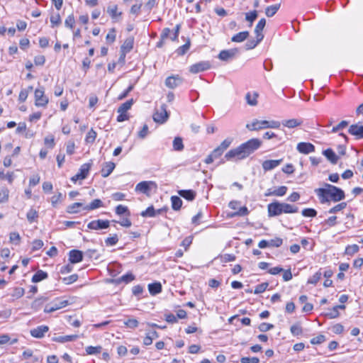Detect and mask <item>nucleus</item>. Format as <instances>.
I'll return each instance as SVG.
<instances>
[{
    "instance_id": "nucleus-1",
    "label": "nucleus",
    "mask_w": 363,
    "mask_h": 363,
    "mask_svg": "<svg viewBox=\"0 0 363 363\" xmlns=\"http://www.w3.org/2000/svg\"><path fill=\"white\" fill-rule=\"evenodd\" d=\"M262 145V141L258 138H252L247 142L242 143L236 148L229 150L225 155V158L227 160H240L247 157L255 150L259 149Z\"/></svg>"
},
{
    "instance_id": "nucleus-2",
    "label": "nucleus",
    "mask_w": 363,
    "mask_h": 363,
    "mask_svg": "<svg viewBox=\"0 0 363 363\" xmlns=\"http://www.w3.org/2000/svg\"><path fill=\"white\" fill-rule=\"evenodd\" d=\"M315 192L321 203L328 202L330 199L334 202H337L343 200L345 197L343 190L329 184H325L324 188L315 189Z\"/></svg>"
},
{
    "instance_id": "nucleus-3",
    "label": "nucleus",
    "mask_w": 363,
    "mask_h": 363,
    "mask_svg": "<svg viewBox=\"0 0 363 363\" xmlns=\"http://www.w3.org/2000/svg\"><path fill=\"white\" fill-rule=\"evenodd\" d=\"M298 211V208L287 203H281L274 201L267 205V212L269 217H275L282 213H295Z\"/></svg>"
},
{
    "instance_id": "nucleus-4",
    "label": "nucleus",
    "mask_w": 363,
    "mask_h": 363,
    "mask_svg": "<svg viewBox=\"0 0 363 363\" xmlns=\"http://www.w3.org/2000/svg\"><path fill=\"white\" fill-rule=\"evenodd\" d=\"M152 118L154 121L157 123L162 124L165 123L169 118V113L167 111V106L162 104L160 109L156 110Z\"/></svg>"
},
{
    "instance_id": "nucleus-5",
    "label": "nucleus",
    "mask_w": 363,
    "mask_h": 363,
    "mask_svg": "<svg viewBox=\"0 0 363 363\" xmlns=\"http://www.w3.org/2000/svg\"><path fill=\"white\" fill-rule=\"evenodd\" d=\"M49 102L48 98L45 95L43 87L36 89L35 91V104L36 106L45 107Z\"/></svg>"
},
{
    "instance_id": "nucleus-6",
    "label": "nucleus",
    "mask_w": 363,
    "mask_h": 363,
    "mask_svg": "<svg viewBox=\"0 0 363 363\" xmlns=\"http://www.w3.org/2000/svg\"><path fill=\"white\" fill-rule=\"evenodd\" d=\"M69 304L67 300L56 299L52 303L45 306L44 312L49 313L61 309Z\"/></svg>"
},
{
    "instance_id": "nucleus-7",
    "label": "nucleus",
    "mask_w": 363,
    "mask_h": 363,
    "mask_svg": "<svg viewBox=\"0 0 363 363\" xmlns=\"http://www.w3.org/2000/svg\"><path fill=\"white\" fill-rule=\"evenodd\" d=\"M156 187L157 185L155 182L152 181H143L139 182L135 188V191L143 193L146 195H149L151 186Z\"/></svg>"
},
{
    "instance_id": "nucleus-8",
    "label": "nucleus",
    "mask_w": 363,
    "mask_h": 363,
    "mask_svg": "<svg viewBox=\"0 0 363 363\" xmlns=\"http://www.w3.org/2000/svg\"><path fill=\"white\" fill-rule=\"evenodd\" d=\"M110 225V221L108 220H95L91 221L88 225L87 228L90 230H100L106 229Z\"/></svg>"
},
{
    "instance_id": "nucleus-9",
    "label": "nucleus",
    "mask_w": 363,
    "mask_h": 363,
    "mask_svg": "<svg viewBox=\"0 0 363 363\" xmlns=\"http://www.w3.org/2000/svg\"><path fill=\"white\" fill-rule=\"evenodd\" d=\"M211 67L210 63L207 61H201L192 65L189 67V72L193 74H196L201 72L208 70Z\"/></svg>"
},
{
    "instance_id": "nucleus-10",
    "label": "nucleus",
    "mask_w": 363,
    "mask_h": 363,
    "mask_svg": "<svg viewBox=\"0 0 363 363\" xmlns=\"http://www.w3.org/2000/svg\"><path fill=\"white\" fill-rule=\"evenodd\" d=\"M238 52L237 48L224 50L220 52L218 58L223 61H228L233 59Z\"/></svg>"
},
{
    "instance_id": "nucleus-11",
    "label": "nucleus",
    "mask_w": 363,
    "mask_h": 363,
    "mask_svg": "<svg viewBox=\"0 0 363 363\" xmlns=\"http://www.w3.org/2000/svg\"><path fill=\"white\" fill-rule=\"evenodd\" d=\"M348 133L356 136L358 139L363 138V125L359 123L351 125L348 129Z\"/></svg>"
},
{
    "instance_id": "nucleus-12",
    "label": "nucleus",
    "mask_w": 363,
    "mask_h": 363,
    "mask_svg": "<svg viewBox=\"0 0 363 363\" xmlns=\"http://www.w3.org/2000/svg\"><path fill=\"white\" fill-rule=\"evenodd\" d=\"M297 150L302 154H309L315 151V146L310 143L301 142L297 145Z\"/></svg>"
},
{
    "instance_id": "nucleus-13",
    "label": "nucleus",
    "mask_w": 363,
    "mask_h": 363,
    "mask_svg": "<svg viewBox=\"0 0 363 363\" xmlns=\"http://www.w3.org/2000/svg\"><path fill=\"white\" fill-rule=\"evenodd\" d=\"M264 123H267L266 120L259 121L257 119H255L250 124L247 123L246 125V128L249 130H252H252H259L262 129L267 128V125H265Z\"/></svg>"
},
{
    "instance_id": "nucleus-14",
    "label": "nucleus",
    "mask_w": 363,
    "mask_h": 363,
    "mask_svg": "<svg viewBox=\"0 0 363 363\" xmlns=\"http://www.w3.org/2000/svg\"><path fill=\"white\" fill-rule=\"evenodd\" d=\"M83 259V253L78 250H72L69 252V260L72 264L80 262Z\"/></svg>"
},
{
    "instance_id": "nucleus-15",
    "label": "nucleus",
    "mask_w": 363,
    "mask_h": 363,
    "mask_svg": "<svg viewBox=\"0 0 363 363\" xmlns=\"http://www.w3.org/2000/svg\"><path fill=\"white\" fill-rule=\"evenodd\" d=\"M282 162V159L280 160H267L262 162V167L264 171H270L275 167H278Z\"/></svg>"
},
{
    "instance_id": "nucleus-16",
    "label": "nucleus",
    "mask_w": 363,
    "mask_h": 363,
    "mask_svg": "<svg viewBox=\"0 0 363 363\" xmlns=\"http://www.w3.org/2000/svg\"><path fill=\"white\" fill-rule=\"evenodd\" d=\"M49 330L47 325H40L30 330V335L36 338H42L45 334Z\"/></svg>"
},
{
    "instance_id": "nucleus-17",
    "label": "nucleus",
    "mask_w": 363,
    "mask_h": 363,
    "mask_svg": "<svg viewBox=\"0 0 363 363\" xmlns=\"http://www.w3.org/2000/svg\"><path fill=\"white\" fill-rule=\"evenodd\" d=\"M182 79L179 76H170L165 80V85L169 89H174L181 84Z\"/></svg>"
},
{
    "instance_id": "nucleus-18",
    "label": "nucleus",
    "mask_w": 363,
    "mask_h": 363,
    "mask_svg": "<svg viewBox=\"0 0 363 363\" xmlns=\"http://www.w3.org/2000/svg\"><path fill=\"white\" fill-rule=\"evenodd\" d=\"M265 25L266 20L264 18H261L255 26V33L256 34V38H258V41H262L264 38L262 32Z\"/></svg>"
},
{
    "instance_id": "nucleus-19",
    "label": "nucleus",
    "mask_w": 363,
    "mask_h": 363,
    "mask_svg": "<svg viewBox=\"0 0 363 363\" xmlns=\"http://www.w3.org/2000/svg\"><path fill=\"white\" fill-rule=\"evenodd\" d=\"M116 167L115 163L112 162H105L103 164L101 173V176L104 178L108 177Z\"/></svg>"
},
{
    "instance_id": "nucleus-20",
    "label": "nucleus",
    "mask_w": 363,
    "mask_h": 363,
    "mask_svg": "<svg viewBox=\"0 0 363 363\" xmlns=\"http://www.w3.org/2000/svg\"><path fill=\"white\" fill-rule=\"evenodd\" d=\"M303 123V121L298 118H291L288 120H284L281 124L286 128H294L301 125Z\"/></svg>"
},
{
    "instance_id": "nucleus-21",
    "label": "nucleus",
    "mask_w": 363,
    "mask_h": 363,
    "mask_svg": "<svg viewBox=\"0 0 363 363\" xmlns=\"http://www.w3.org/2000/svg\"><path fill=\"white\" fill-rule=\"evenodd\" d=\"M323 154L332 164H336L337 162L338 156L332 149H326L323 152Z\"/></svg>"
},
{
    "instance_id": "nucleus-22",
    "label": "nucleus",
    "mask_w": 363,
    "mask_h": 363,
    "mask_svg": "<svg viewBox=\"0 0 363 363\" xmlns=\"http://www.w3.org/2000/svg\"><path fill=\"white\" fill-rule=\"evenodd\" d=\"M259 96V94L257 92H247L245 95V99L250 106H256L257 104V98Z\"/></svg>"
},
{
    "instance_id": "nucleus-23",
    "label": "nucleus",
    "mask_w": 363,
    "mask_h": 363,
    "mask_svg": "<svg viewBox=\"0 0 363 363\" xmlns=\"http://www.w3.org/2000/svg\"><path fill=\"white\" fill-rule=\"evenodd\" d=\"M178 194L180 196L188 201H193L196 197V192L191 189L189 190H179Z\"/></svg>"
},
{
    "instance_id": "nucleus-24",
    "label": "nucleus",
    "mask_w": 363,
    "mask_h": 363,
    "mask_svg": "<svg viewBox=\"0 0 363 363\" xmlns=\"http://www.w3.org/2000/svg\"><path fill=\"white\" fill-rule=\"evenodd\" d=\"M78 337V335H65V336H58L53 337V341L57 342H61L64 343L66 342H71L74 341Z\"/></svg>"
},
{
    "instance_id": "nucleus-25",
    "label": "nucleus",
    "mask_w": 363,
    "mask_h": 363,
    "mask_svg": "<svg viewBox=\"0 0 363 363\" xmlns=\"http://www.w3.org/2000/svg\"><path fill=\"white\" fill-rule=\"evenodd\" d=\"M148 290L151 295H156L162 291V285L160 282H155L148 285Z\"/></svg>"
},
{
    "instance_id": "nucleus-26",
    "label": "nucleus",
    "mask_w": 363,
    "mask_h": 363,
    "mask_svg": "<svg viewBox=\"0 0 363 363\" xmlns=\"http://www.w3.org/2000/svg\"><path fill=\"white\" fill-rule=\"evenodd\" d=\"M249 36V32L248 31H242L240 32L235 35H233L231 38V40L233 42L235 43H241L245 40L247 37Z\"/></svg>"
},
{
    "instance_id": "nucleus-27",
    "label": "nucleus",
    "mask_w": 363,
    "mask_h": 363,
    "mask_svg": "<svg viewBox=\"0 0 363 363\" xmlns=\"http://www.w3.org/2000/svg\"><path fill=\"white\" fill-rule=\"evenodd\" d=\"M133 47V38H127L121 47V52H129Z\"/></svg>"
},
{
    "instance_id": "nucleus-28",
    "label": "nucleus",
    "mask_w": 363,
    "mask_h": 363,
    "mask_svg": "<svg viewBox=\"0 0 363 363\" xmlns=\"http://www.w3.org/2000/svg\"><path fill=\"white\" fill-rule=\"evenodd\" d=\"M48 273L43 271L38 270L32 277V282L37 283L41 281L48 278Z\"/></svg>"
},
{
    "instance_id": "nucleus-29",
    "label": "nucleus",
    "mask_w": 363,
    "mask_h": 363,
    "mask_svg": "<svg viewBox=\"0 0 363 363\" xmlns=\"http://www.w3.org/2000/svg\"><path fill=\"white\" fill-rule=\"evenodd\" d=\"M101 206H103V202L101 200L96 199L92 201L90 204L84 206V209L86 211H92Z\"/></svg>"
},
{
    "instance_id": "nucleus-30",
    "label": "nucleus",
    "mask_w": 363,
    "mask_h": 363,
    "mask_svg": "<svg viewBox=\"0 0 363 363\" xmlns=\"http://www.w3.org/2000/svg\"><path fill=\"white\" fill-rule=\"evenodd\" d=\"M279 8H280L279 4L267 6L265 9L266 16L268 17H272L277 12V11L279 9Z\"/></svg>"
},
{
    "instance_id": "nucleus-31",
    "label": "nucleus",
    "mask_w": 363,
    "mask_h": 363,
    "mask_svg": "<svg viewBox=\"0 0 363 363\" xmlns=\"http://www.w3.org/2000/svg\"><path fill=\"white\" fill-rule=\"evenodd\" d=\"M171 201L172 207L174 211H178L181 208L182 206V201L179 196H172L171 197Z\"/></svg>"
},
{
    "instance_id": "nucleus-32",
    "label": "nucleus",
    "mask_w": 363,
    "mask_h": 363,
    "mask_svg": "<svg viewBox=\"0 0 363 363\" xmlns=\"http://www.w3.org/2000/svg\"><path fill=\"white\" fill-rule=\"evenodd\" d=\"M184 144L182 138L180 137H176L173 140V149L175 151H182L184 150Z\"/></svg>"
},
{
    "instance_id": "nucleus-33",
    "label": "nucleus",
    "mask_w": 363,
    "mask_h": 363,
    "mask_svg": "<svg viewBox=\"0 0 363 363\" xmlns=\"http://www.w3.org/2000/svg\"><path fill=\"white\" fill-rule=\"evenodd\" d=\"M107 13L111 16L112 18H116L117 16H121V12H118V6L114 4L109 6L107 8Z\"/></svg>"
},
{
    "instance_id": "nucleus-34",
    "label": "nucleus",
    "mask_w": 363,
    "mask_h": 363,
    "mask_svg": "<svg viewBox=\"0 0 363 363\" xmlns=\"http://www.w3.org/2000/svg\"><path fill=\"white\" fill-rule=\"evenodd\" d=\"M91 163H84L83 164L79 169V174L82 175L81 178H86L89 172L91 169Z\"/></svg>"
},
{
    "instance_id": "nucleus-35",
    "label": "nucleus",
    "mask_w": 363,
    "mask_h": 363,
    "mask_svg": "<svg viewBox=\"0 0 363 363\" xmlns=\"http://www.w3.org/2000/svg\"><path fill=\"white\" fill-rule=\"evenodd\" d=\"M133 99H131L127 101H125V103L122 104L119 108H118V112H125L127 113V111L130 109L131 106H133Z\"/></svg>"
},
{
    "instance_id": "nucleus-36",
    "label": "nucleus",
    "mask_w": 363,
    "mask_h": 363,
    "mask_svg": "<svg viewBox=\"0 0 363 363\" xmlns=\"http://www.w3.org/2000/svg\"><path fill=\"white\" fill-rule=\"evenodd\" d=\"M143 217H155L157 216L156 210L152 206L148 207L145 211L141 213Z\"/></svg>"
},
{
    "instance_id": "nucleus-37",
    "label": "nucleus",
    "mask_w": 363,
    "mask_h": 363,
    "mask_svg": "<svg viewBox=\"0 0 363 363\" xmlns=\"http://www.w3.org/2000/svg\"><path fill=\"white\" fill-rule=\"evenodd\" d=\"M96 138V133L94 129H91L86 134L85 141L86 143H93Z\"/></svg>"
},
{
    "instance_id": "nucleus-38",
    "label": "nucleus",
    "mask_w": 363,
    "mask_h": 363,
    "mask_svg": "<svg viewBox=\"0 0 363 363\" xmlns=\"http://www.w3.org/2000/svg\"><path fill=\"white\" fill-rule=\"evenodd\" d=\"M301 214L304 217H311V218H313V217L316 216L317 211L314 208H304L301 211Z\"/></svg>"
},
{
    "instance_id": "nucleus-39",
    "label": "nucleus",
    "mask_w": 363,
    "mask_h": 363,
    "mask_svg": "<svg viewBox=\"0 0 363 363\" xmlns=\"http://www.w3.org/2000/svg\"><path fill=\"white\" fill-rule=\"evenodd\" d=\"M249 213V211L246 206H242L238 208V211L233 213L230 215V217L235 216H247Z\"/></svg>"
},
{
    "instance_id": "nucleus-40",
    "label": "nucleus",
    "mask_w": 363,
    "mask_h": 363,
    "mask_svg": "<svg viewBox=\"0 0 363 363\" xmlns=\"http://www.w3.org/2000/svg\"><path fill=\"white\" fill-rule=\"evenodd\" d=\"M82 203L77 202L74 203L72 205L69 206L67 208V211L69 213H78V208L82 206Z\"/></svg>"
},
{
    "instance_id": "nucleus-41",
    "label": "nucleus",
    "mask_w": 363,
    "mask_h": 363,
    "mask_svg": "<svg viewBox=\"0 0 363 363\" xmlns=\"http://www.w3.org/2000/svg\"><path fill=\"white\" fill-rule=\"evenodd\" d=\"M347 206L346 202H342L340 203H338L337 205L335 206L334 207L331 208L329 211V213H335L338 211H340L345 208Z\"/></svg>"
},
{
    "instance_id": "nucleus-42",
    "label": "nucleus",
    "mask_w": 363,
    "mask_h": 363,
    "mask_svg": "<svg viewBox=\"0 0 363 363\" xmlns=\"http://www.w3.org/2000/svg\"><path fill=\"white\" fill-rule=\"evenodd\" d=\"M359 251V246L357 245H348L345 253L347 255H352Z\"/></svg>"
},
{
    "instance_id": "nucleus-43",
    "label": "nucleus",
    "mask_w": 363,
    "mask_h": 363,
    "mask_svg": "<svg viewBox=\"0 0 363 363\" xmlns=\"http://www.w3.org/2000/svg\"><path fill=\"white\" fill-rule=\"evenodd\" d=\"M50 23L52 27L58 26L61 23V17L59 13L50 16Z\"/></svg>"
},
{
    "instance_id": "nucleus-44",
    "label": "nucleus",
    "mask_w": 363,
    "mask_h": 363,
    "mask_svg": "<svg viewBox=\"0 0 363 363\" xmlns=\"http://www.w3.org/2000/svg\"><path fill=\"white\" fill-rule=\"evenodd\" d=\"M116 213L121 216L123 214H127L128 216L130 215L129 210L127 206H123V205H118L116 208Z\"/></svg>"
},
{
    "instance_id": "nucleus-45",
    "label": "nucleus",
    "mask_w": 363,
    "mask_h": 363,
    "mask_svg": "<svg viewBox=\"0 0 363 363\" xmlns=\"http://www.w3.org/2000/svg\"><path fill=\"white\" fill-rule=\"evenodd\" d=\"M268 286H269V284L267 282H264L260 284H258L256 286L254 293L255 294H259L263 293L264 291H265V290L267 289Z\"/></svg>"
},
{
    "instance_id": "nucleus-46",
    "label": "nucleus",
    "mask_w": 363,
    "mask_h": 363,
    "mask_svg": "<svg viewBox=\"0 0 363 363\" xmlns=\"http://www.w3.org/2000/svg\"><path fill=\"white\" fill-rule=\"evenodd\" d=\"M102 350V347L101 346H89L86 348V352L88 354H95L100 353Z\"/></svg>"
},
{
    "instance_id": "nucleus-47",
    "label": "nucleus",
    "mask_w": 363,
    "mask_h": 363,
    "mask_svg": "<svg viewBox=\"0 0 363 363\" xmlns=\"http://www.w3.org/2000/svg\"><path fill=\"white\" fill-rule=\"evenodd\" d=\"M47 301V298L45 297H40L38 298H36L33 303H32V308L35 309H38L43 304L45 301Z\"/></svg>"
},
{
    "instance_id": "nucleus-48",
    "label": "nucleus",
    "mask_w": 363,
    "mask_h": 363,
    "mask_svg": "<svg viewBox=\"0 0 363 363\" xmlns=\"http://www.w3.org/2000/svg\"><path fill=\"white\" fill-rule=\"evenodd\" d=\"M118 241V238L116 234H114L113 236L107 238L105 240V243L108 246L115 245Z\"/></svg>"
},
{
    "instance_id": "nucleus-49",
    "label": "nucleus",
    "mask_w": 363,
    "mask_h": 363,
    "mask_svg": "<svg viewBox=\"0 0 363 363\" xmlns=\"http://www.w3.org/2000/svg\"><path fill=\"white\" fill-rule=\"evenodd\" d=\"M78 279V275L77 274H72L69 277H64L62 281L65 284H71L75 282Z\"/></svg>"
},
{
    "instance_id": "nucleus-50",
    "label": "nucleus",
    "mask_w": 363,
    "mask_h": 363,
    "mask_svg": "<svg viewBox=\"0 0 363 363\" xmlns=\"http://www.w3.org/2000/svg\"><path fill=\"white\" fill-rule=\"evenodd\" d=\"M288 190V188L285 186H281L278 188L274 189V194L276 196H283L286 194V191Z\"/></svg>"
},
{
    "instance_id": "nucleus-51",
    "label": "nucleus",
    "mask_w": 363,
    "mask_h": 363,
    "mask_svg": "<svg viewBox=\"0 0 363 363\" xmlns=\"http://www.w3.org/2000/svg\"><path fill=\"white\" fill-rule=\"evenodd\" d=\"M26 217H27L28 220L30 223H32L38 217V213L35 210L31 208L27 213Z\"/></svg>"
},
{
    "instance_id": "nucleus-52",
    "label": "nucleus",
    "mask_w": 363,
    "mask_h": 363,
    "mask_svg": "<svg viewBox=\"0 0 363 363\" xmlns=\"http://www.w3.org/2000/svg\"><path fill=\"white\" fill-rule=\"evenodd\" d=\"M321 278V273L317 272L308 281V284H316Z\"/></svg>"
},
{
    "instance_id": "nucleus-53",
    "label": "nucleus",
    "mask_w": 363,
    "mask_h": 363,
    "mask_svg": "<svg viewBox=\"0 0 363 363\" xmlns=\"http://www.w3.org/2000/svg\"><path fill=\"white\" fill-rule=\"evenodd\" d=\"M273 328H274V325H272L271 323H262L258 327V329L261 332H267Z\"/></svg>"
},
{
    "instance_id": "nucleus-54",
    "label": "nucleus",
    "mask_w": 363,
    "mask_h": 363,
    "mask_svg": "<svg viewBox=\"0 0 363 363\" xmlns=\"http://www.w3.org/2000/svg\"><path fill=\"white\" fill-rule=\"evenodd\" d=\"M290 330L294 335H299L302 334V328L299 324L293 325Z\"/></svg>"
},
{
    "instance_id": "nucleus-55",
    "label": "nucleus",
    "mask_w": 363,
    "mask_h": 363,
    "mask_svg": "<svg viewBox=\"0 0 363 363\" xmlns=\"http://www.w3.org/2000/svg\"><path fill=\"white\" fill-rule=\"evenodd\" d=\"M257 18V12L255 10L250 13H247L245 14L246 21L250 22L251 24Z\"/></svg>"
},
{
    "instance_id": "nucleus-56",
    "label": "nucleus",
    "mask_w": 363,
    "mask_h": 363,
    "mask_svg": "<svg viewBox=\"0 0 363 363\" xmlns=\"http://www.w3.org/2000/svg\"><path fill=\"white\" fill-rule=\"evenodd\" d=\"M75 23L74 17L72 14L67 16V18L65 19V26L72 28L74 26V24Z\"/></svg>"
},
{
    "instance_id": "nucleus-57",
    "label": "nucleus",
    "mask_w": 363,
    "mask_h": 363,
    "mask_svg": "<svg viewBox=\"0 0 363 363\" xmlns=\"http://www.w3.org/2000/svg\"><path fill=\"white\" fill-rule=\"evenodd\" d=\"M106 38L108 43H113L116 40V30L114 28H111L108 33L106 35Z\"/></svg>"
},
{
    "instance_id": "nucleus-58",
    "label": "nucleus",
    "mask_w": 363,
    "mask_h": 363,
    "mask_svg": "<svg viewBox=\"0 0 363 363\" xmlns=\"http://www.w3.org/2000/svg\"><path fill=\"white\" fill-rule=\"evenodd\" d=\"M135 279V276L132 273H128L126 274L123 275L120 278V281H123L125 283H129Z\"/></svg>"
},
{
    "instance_id": "nucleus-59",
    "label": "nucleus",
    "mask_w": 363,
    "mask_h": 363,
    "mask_svg": "<svg viewBox=\"0 0 363 363\" xmlns=\"http://www.w3.org/2000/svg\"><path fill=\"white\" fill-rule=\"evenodd\" d=\"M124 324L129 328H135L138 326V321L136 319H128L124 321Z\"/></svg>"
},
{
    "instance_id": "nucleus-60",
    "label": "nucleus",
    "mask_w": 363,
    "mask_h": 363,
    "mask_svg": "<svg viewBox=\"0 0 363 363\" xmlns=\"http://www.w3.org/2000/svg\"><path fill=\"white\" fill-rule=\"evenodd\" d=\"M241 363H259V359L257 357H244L240 359Z\"/></svg>"
},
{
    "instance_id": "nucleus-61",
    "label": "nucleus",
    "mask_w": 363,
    "mask_h": 363,
    "mask_svg": "<svg viewBox=\"0 0 363 363\" xmlns=\"http://www.w3.org/2000/svg\"><path fill=\"white\" fill-rule=\"evenodd\" d=\"M325 340V337L323 335H319L311 340V343L313 345H318L323 342Z\"/></svg>"
},
{
    "instance_id": "nucleus-62",
    "label": "nucleus",
    "mask_w": 363,
    "mask_h": 363,
    "mask_svg": "<svg viewBox=\"0 0 363 363\" xmlns=\"http://www.w3.org/2000/svg\"><path fill=\"white\" fill-rule=\"evenodd\" d=\"M261 41H258V38L256 40H250L245 44V48L247 50H251L255 48Z\"/></svg>"
},
{
    "instance_id": "nucleus-63",
    "label": "nucleus",
    "mask_w": 363,
    "mask_h": 363,
    "mask_svg": "<svg viewBox=\"0 0 363 363\" xmlns=\"http://www.w3.org/2000/svg\"><path fill=\"white\" fill-rule=\"evenodd\" d=\"M348 122L347 121H342L340 123H338L336 126H334L332 129L333 133H336L338 130L343 129L346 126H347Z\"/></svg>"
},
{
    "instance_id": "nucleus-64",
    "label": "nucleus",
    "mask_w": 363,
    "mask_h": 363,
    "mask_svg": "<svg viewBox=\"0 0 363 363\" xmlns=\"http://www.w3.org/2000/svg\"><path fill=\"white\" fill-rule=\"evenodd\" d=\"M231 143L232 139L227 138L224 140L218 147L224 152L230 145Z\"/></svg>"
}]
</instances>
